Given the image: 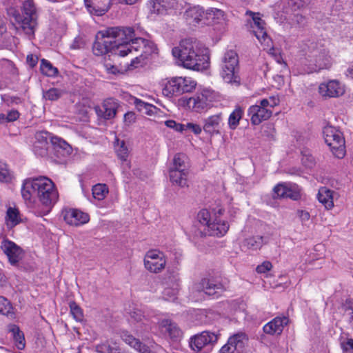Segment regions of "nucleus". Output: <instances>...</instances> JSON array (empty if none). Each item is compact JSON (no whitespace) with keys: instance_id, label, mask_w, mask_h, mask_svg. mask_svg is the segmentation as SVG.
Here are the masks:
<instances>
[{"instance_id":"nucleus-1","label":"nucleus","mask_w":353,"mask_h":353,"mask_svg":"<svg viewBox=\"0 0 353 353\" xmlns=\"http://www.w3.org/2000/svg\"><path fill=\"white\" fill-rule=\"evenodd\" d=\"M156 50L152 41L141 37L133 28L125 26L109 27L99 31L92 45L93 53L97 56L111 52L125 57L129 53L140 51V55L132 59L128 66L141 63Z\"/></svg>"},{"instance_id":"nucleus-2","label":"nucleus","mask_w":353,"mask_h":353,"mask_svg":"<svg viewBox=\"0 0 353 353\" xmlns=\"http://www.w3.org/2000/svg\"><path fill=\"white\" fill-rule=\"evenodd\" d=\"M224 210L221 207L201 210L196 216V225L185 230L189 238L212 236H223L228 231V222L222 219Z\"/></svg>"},{"instance_id":"nucleus-3","label":"nucleus","mask_w":353,"mask_h":353,"mask_svg":"<svg viewBox=\"0 0 353 353\" xmlns=\"http://www.w3.org/2000/svg\"><path fill=\"white\" fill-rule=\"evenodd\" d=\"M21 195L28 203L32 204L37 197L42 205L51 208L58 201L59 193L54 182L46 176L28 178L23 181Z\"/></svg>"},{"instance_id":"nucleus-4","label":"nucleus","mask_w":353,"mask_h":353,"mask_svg":"<svg viewBox=\"0 0 353 353\" xmlns=\"http://www.w3.org/2000/svg\"><path fill=\"white\" fill-rule=\"evenodd\" d=\"M172 55L178 66H209L210 50L193 38L182 39L172 49Z\"/></svg>"},{"instance_id":"nucleus-5","label":"nucleus","mask_w":353,"mask_h":353,"mask_svg":"<svg viewBox=\"0 0 353 353\" xmlns=\"http://www.w3.org/2000/svg\"><path fill=\"white\" fill-rule=\"evenodd\" d=\"M7 13L14 19L26 34L29 36L34 34L37 26L38 14L33 0H23L21 14L14 7L8 8Z\"/></svg>"},{"instance_id":"nucleus-6","label":"nucleus","mask_w":353,"mask_h":353,"mask_svg":"<svg viewBox=\"0 0 353 353\" xmlns=\"http://www.w3.org/2000/svg\"><path fill=\"white\" fill-rule=\"evenodd\" d=\"M214 97V91L210 88H202L192 97L183 96L177 99L176 105L196 113L206 112L212 106Z\"/></svg>"},{"instance_id":"nucleus-7","label":"nucleus","mask_w":353,"mask_h":353,"mask_svg":"<svg viewBox=\"0 0 353 353\" xmlns=\"http://www.w3.org/2000/svg\"><path fill=\"white\" fill-rule=\"evenodd\" d=\"M196 85V81L190 77H170L162 81V94L166 98L172 99L193 92Z\"/></svg>"},{"instance_id":"nucleus-8","label":"nucleus","mask_w":353,"mask_h":353,"mask_svg":"<svg viewBox=\"0 0 353 353\" xmlns=\"http://www.w3.org/2000/svg\"><path fill=\"white\" fill-rule=\"evenodd\" d=\"M323 136L333 154L339 159L343 158L345 155V147L342 132L338 128L327 125L323 129Z\"/></svg>"},{"instance_id":"nucleus-9","label":"nucleus","mask_w":353,"mask_h":353,"mask_svg":"<svg viewBox=\"0 0 353 353\" xmlns=\"http://www.w3.org/2000/svg\"><path fill=\"white\" fill-rule=\"evenodd\" d=\"M185 157L183 154H176L169 170L170 181L180 187L188 185V168L185 164Z\"/></svg>"},{"instance_id":"nucleus-10","label":"nucleus","mask_w":353,"mask_h":353,"mask_svg":"<svg viewBox=\"0 0 353 353\" xmlns=\"http://www.w3.org/2000/svg\"><path fill=\"white\" fill-rule=\"evenodd\" d=\"M223 290V285L221 283L205 278L199 283L192 285L191 288V296L194 301H197L203 298L204 294L210 296H215Z\"/></svg>"},{"instance_id":"nucleus-11","label":"nucleus","mask_w":353,"mask_h":353,"mask_svg":"<svg viewBox=\"0 0 353 353\" xmlns=\"http://www.w3.org/2000/svg\"><path fill=\"white\" fill-rule=\"evenodd\" d=\"M144 267L150 272H161L165 267L166 258L163 252L159 250H148L144 256Z\"/></svg>"},{"instance_id":"nucleus-12","label":"nucleus","mask_w":353,"mask_h":353,"mask_svg":"<svg viewBox=\"0 0 353 353\" xmlns=\"http://www.w3.org/2000/svg\"><path fill=\"white\" fill-rule=\"evenodd\" d=\"M219 335L214 332L203 331L190 337L189 344L195 352H200L205 347L214 345L218 341Z\"/></svg>"},{"instance_id":"nucleus-13","label":"nucleus","mask_w":353,"mask_h":353,"mask_svg":"<svg viewBox=\"0 0 353 353\" xmlns=\"http://www.w3.org/2000/svg\"><path fill=\"white\" fill-rule=\"evenodd\" d=\"M0 249L7 256L9 263L12 265H18L24 255L23 249L17 243L8 239L2 240Z\"/></svg>"},{"instance_id":"nucleus-14","label":"nucleus","mask_w":353,"mask_h":353,"mask_svg":"<svg viewBox=\"0 0 353 353\" xmlns=\"http://www.w3.org/2000/svg\"><path fill=\"white\" fill-rule=\"evenodd\" d=\"M319 92L323 97L336 98L343 95L345 87L338 80H329L319 85Z\"/></svg>"},{"instance_id":"nucleus-15","label":"nucleus","mask_w":353,"mask_h":353,"mask_svg":"<svg viewBox=\"0 0 353 353\" xmlns=\"http://www.w3.org/2000/svg\"><path fill=\"white\" fill-rule=\"evenodd\" d=\"M248 114L252 124L259 125L272 116V110L266 108L260 101L248 108Z\"/></svg>"},{"instance_id":"nucleus-16","label":"nucleus","mask_w":353,"mask_h":353,"mask_svg":"<svg viewBox=\"0 0 353 353\" xmlns=\"http://www.w3.org/2000/svg\"><path fill=\"white\" fill-rule=\"evenodd\" d=\"M248 340L244 333H237L230 336L228 343L219 350L220 353H241Z\"/></svg>"},{"instance_id":"nucleus-17","label":"nucleus","mask_w":353,"mask_h":353,"mask_svg":"<svg viewBox=\"0 0 353 353\" xmlns=\"http://www.w3.org/2000/svg\"><path fill=\"white\" fill-rule=\"evenodd\" d=\"M203 122V130L206 134L210 136L219 134L223 125V114L220 112L210 115L204 119Z\"/></svg>"},{"instance_id":"nucleus-18","label":"nucleus","mask_w":353,"mask_h":353,"mask_svg":"<svg viewBox=\"0 0 353 353\" xmlns=\"http://www.w3.org/2000/svg\"><path fill=\"white\" fill-rule=\"evenodd\" d=\"M51 134L48 132H39L35 135V141L33 144L32 150L34 154L39 157H46L49 154V142Z\"/></svg>"},{"instance_id":"nucleus-19","label":"nucleus","mask_w":353,"mask_h":353,"mask_svg":"<svg viewBox=\"0 0 353 353\" xmlns=\"http://www.w3.org/2000/svg\"><path fill=\"white\" fill-rule=\"evenodd\" d=\"M65 221L70 225L79 226L88 223L89 215L77 209H68L63 212Z\"/></svg>"},{"instance_id":"nucleus-20","label":"nucleus","mask_w":353,"mask_h":353,"mask_svg":"<svg viewBox=\"0 0 353 353\" xmlns=\"http://www.w3.org/2000/svg\"><path fill=\"white\" fill-rule=\"evenodd\" d=\"M119 103L113 99L105 100L101 106L95 108L97 115L104 119H111L117 114Z\"/></svg>"},{"instance_id":"nucleus-21","label":"nucleus","mask_w":353,"mask_h":353,"mask_svg":"<svg viewBox=\"0 0 353 353\" xmlns=\"http://www.w3.org/2000/svg\"><path fill=\"white\" fill-rule=\"evenodd\" d=\"M88 11L92 15L102 16L110 9L111 0H84Z\"/></svg>"},{"instance_id":"nucleus-22","label":"nucleus","mask_w":353,"mask_h":353,"mask_svg":"<svg viewBox=\"0 0 353 353\" xmlns=\"http://www.w3.org/2000/svg\"><path fill=\"white\" fill-rule=\"evenodd\" d=\"M288 323L287 316H276L263 326V331L268 334L279 335Z\"/></svg>"},{"instance_id":"nucleus-23","label":"nucleus","mask_w":353,"mask_h":353,"mask_svg":"<svg viewBox=\"0 0 353 353\" xmlns=\"http://www.w3.org/2000/svg\"><path fill=\"white\" fill-rule=\"evenodd\" d=\"M121 339L126 344L134 348L139 353H157V352L151 350L152 346L149 347L142 343L139 339L134 338L128 332H122Z\"/></svg>"},{"instance_id":"nucleus-24","label":"nucleus","mask_w":353,"mask_h":353,"mask_svg":"<svg viewBox=\"0 0 353 353\" xmlns=\"http://www.w3.org/2000/svg\"><path fill=\"white\" fill-rule=\"evenodd\" d=\"M270 240L268 236H254L245 239L243 246L252 251L260 250L264 245L268 243Z\"/></svg>"},{"instance_id":"nucleus-25","label":"nucleus","mask_w":353,"mask_h":353,"mask_svg":"<svg viewBox=\"0 0 353 353\" xmlns=\"http://www.w3.org/2000/svg\"><path fill=\"white\" fill-rule=\"evenodd\" d=\"M130 319L129 321L130 322H141L142 324L144 325V330H152L153 329V324H155L156 322L154 321H150L149 319V316L144 315L143 314V312L137 308L134 309L133 311L130 312Z\"/></svg>"},{"instance_id":"nucleus-26","label":"nucleus","mask_w":353,"mask_h":353,"mask_svg":"<svg viewBox=\"0 0 353 353\" xmlns=\"http://www.w3.org/2000/svg\"><path fill=\"white\" fill-rule=\"evenodd\" d=\"M239 69V68H223L221 72L223 80L227 83L239 85L241 81Z\"/></svg>"},{"instance_id":"nucleus-27","label":"nucleus","mask_w":353,"mask_h":353,"mask_svg":"<svg viewBox=\"0 0 353 353\" xmlns=\"http://www.w3.org/2000/svg\"><path fill=\"white\" fill-rule=\"evenodd\" d=\"M114 149L118 158L122 161L123 165L129 168L130 167V163L128 161L130 151L124 141H119V139L116 138L114 141Z\"/></svg>"},{"instance_id":"nucleus-28","label":"nucleus","mask_w":353,"mask_h":353,"mask_svg":"<svg viewBox=\"0 0 353 353\" xmlns=\"http://www.w3.org/2000/svg\"><path fill=\"white\" fill-rule=\"evenodd\" d=\"M317 199L327 210H331L334 207L333 191L326 187H322L319 189Z\"/></svg>"},{"instance_id":"nucleus-29","label":"nucleus","mask_w":353,"mask_h":353,"mask_svg":"<svg viewBox=\"0 0 353 353\" xmlns=\"http://www.w3.org/2000/svg\"><path fill=\"white\" fill-rule=\"evenodd\" d=\"M50 143L53 148L57 152H61L62 156L68 155L72 151V148L65 140L57 136L50 137Z\"/></svg>"},{"instance_id":"nucleus-30","label":"nucleus","mask_w":353,"mask_h":353,"mask_svg":"<svg viewBox=\"0 0 353 353\" xmlns=\"http://www.w3.org/2000/svg\"><path fill=\"white\" fill-rule=\"evenodd\" d=\"M159 324L160 328H165V331L170 338L177 339L182 336L183 333L181 329L170 320H162L161 322H159Z\"/></svg>"},{"instance_id":"nucleus-31","label":"nucleus","mask_w":353,"mask_h":353,"mask_svg":"<svg viewBox=\"0 0 353 353\" xmlns=\"http://www.w3.org/2000/svg\"><path fill=\"white\" fill-rule=\"evenodd\" d=\"M5 221L8 228H12L19 224L21 217L19 210L14 207H9L6 211Z\"/></svg>"},{"instance_id":"nucleus-32","label":"nucleus","mask_w":353,"mask_h":353,"mask_svg":"<svg viewBox=\"0 0 353 353\" xmlns=\"http://www.w3.org/2000/svg\"><path fill=\"white\" fill-rule=\"evenodd\" d=\"M174 282L172 285L170 286L167 284L163 291V296L165 299L170 301H174L176 299L179 291L180 289V285L176 278H173Z\"/></svg>"},{"instance_id":"nucleus-33","label":"nucleus","mask_w":353,"mask_h":353,"mask_svg":"<svg viewBox=\"0 0 353 353\" xmlns=\"http://www.w3.org/2000/svg\"><path fill=\"white\" fill-rule=\"evenodd\" d=\"M244 114V110L240 106H236L231 112L228 118V126L231 130H235L239 124L240 120Z\"/></svg>"},{"instance_id":"nucleus-34","label":"nucleus","mask_w":353,"mask_h":353,"mask_svg":"<svg viewBox=\"0 0 353 353\" xmlns=\"http://www.w3.org/2000/svg\"><path fill=\"white\" fill-rule=\"evenodd\" d=\"M9 331L12 333L17 347L19 350H23L25 347V339L23 334L19 330V327L15 325H11L9 327Z\"/></svg>"},{"instance_id":"nucleus-35","label":"nucleus","mask_w":353,"mask_h":353,"mask_svg":"<svg viewBox=\"0 0 353 353\" xmlns=\"http://www.w3.org/2000/svg\"><path fill=\"white\" fill-rule=\"evenodd\" d=\"M134 103L137 109L143 114L153 115L157 112V108L154 105L145 103L139 99L134 98Z\"/></svg>"},{"instance_id":"nucleus-36","label":"nucleus","mask_w":353,"mask_h":353,"mask_svg":"<svg viewBox=\"0 0 353 353\" xmlns=\"http://www.w3.org/2000/svg\"><path fill=\"white\" fill-rule=\"evenodd\" d=\"M92 196L95 200H103L109 192L105 184L99 183L92 187Z\"/></svg>"},{"instance_id":"nucleus-37","label":"nucleus","mask_w":353,"mask_h":353,"mask_svg":"<svg viewBox=\"0 0 353 353\" xmlns=\"http://www.w3.org/2000/svg\"><path fill=\"white\" fill-rule=\"evenodd\" d=\"M0 314L11 319L14 317V312L10 302L3 296H0Z\"/></svg>"},{"instance_id":"nucleus-38","label":"nucleus","mask_w":353,"mask_h":353,"mask_svg":"<svg viewBox=\"0 0 353 353\" xmlns=\"http://www.w3.org/2000/svg\"><path fill=\"white\" fill-rule=\"evenodd\" d=\"M13 179L12 172L8 168L7 164L0 161V182L10 183Z\"/></svg>"},{"instance_id":"nucleus-39","label":"nucleus","mask_w":353,"mask_h":353,"mask_svg":"<svg viewBox=\"0 0 353 353\" xmlns=\"http://www.w3.org/2000/svg\"><path fill=\"white\" fill-rule=\"evenodd\" d=\"M18 43L19 39L17 37L10 34H6L3 37L1 46L10 50H14L17 48Z\"/></svg>"},{"instance_id":"nucleus-40","label":"nucleus","mask_w":353,"mask_h":353,"mask_svg":"<svg viewBox=\"0 0 353 353\" xmlns=\"http://www.w3.org/2000/svg\"><path fill=\"white\" fill-rule=\"evenodd\" d=\"M286 198L298 200L301 197V188L295 183H288Z\"/></svg>"},{"instance_id":"nucleus-41","label":"nucleus","mask_w":353,"mask_h":353,"mask_svg":"<svg viewBox=\"0 0 353 353\" xmlns=\"http://www.w3.org/2000/svg\"><path fill=\"white\" fill-rule=\"evenodd\" d=\"M96 350L99 353H120L118 346L116 344L112 346L108 341L97 345Z\"/></svg>"},{"instance_id":"nucleus-42","label":"nucleus","mask_w":353,"mask_h":353,"mask_svg":"<svg viewBox=\"0 0 353 353\" xmlns=\"http://www.w3.org/2000/svg\"><path fill=\"white\" fill-rule=\"evenodd\" d=\"M19 112L16 110H10L7 114L4 113L0 114V123L4 124L9 122H13L19 117Z\"/></svg>"},{"instance_id":"nucleus-43","label":"nucleus","mask_w":353,"mask_h":353,"mask_svg":"<svg viewBox=\"0 0 353 353\" xmlns=\"http://www.w3.org/2000/svg\"><path fill=\"white\" fill-rule=\"evenodd\" d=\"M223 61L226 63L225 66H238V55L233 50L228 51L224 55Z\"/></svg>"},{"instance_id":"nucleus-44","label":"nucleus","mask_w":353,"mask_h":353,"mask_svg":"<svg viewBox=\"0 0 353 353\" xmlns=\"http://www.w3.org/2000/svg\"><path fill=\"white\" fill-rule=\"evenodd\" d=\"M252 32L261 42H265L267 43V46H269L271 39L268 36L264 26H258L257 28H252Z\"/></svg>"},{"instance_id":"nucleus-45","label":"nucleus","mask_w":353,"mask_h":353,"mask_svg":"<svg viewBox=\"0 0 353 353\" xmlns=\"http://www.w3.org/2000/svg\"><path fill=\"white\" fill-rule=\"evenodd\" d=\"M301 162L302 164L307 168H312L315 165L314 158L311 154L310 152L307 150L301 152Z\"/></svg>"},{"instance_id":"nucleus-46","label":"nucleus","mask_w":353,"mask_h":353,"mask_svg":"<svg viewBox=\"0 0 353 353\" xmlns=\"http://www.w3.org/2000/svg\"><path fill=\"white\" fill-rule=\"evenodd\" d=\"M70 309L71 314L77 321L81 322L83 320V310L75 302L70 303Z\"/></svg>"},{"instance_id":"nucleus-47","label":"nucleus","mask_w":353,"mask_h":353,"mask_svg":"<svg viewBox=\"0 0 353 353\" xmlns=\"http://www.w3.org/2000/svg\"><path fill=\"white\" fill-rule=\"evenodd\" d=\"M150 10L153 13L158 14H163L166 9L164 5H162L159 0H153L150 2Z\"/></svg>"},{"instance_id":"nucleus-48","label":"nucleus","mask_w":353,"mask_h":353,"mask_svg":"<svg viewBox=\"0 0 353 353\" xmlns=\"http://www.w3.org/2000/svg\"><path fill=\"white\" fill-rule=\"evenodd\" d=\"M62 94V92L57 88H51L43 93V97L50 101L57 100Z\"/></svg>"},{"instance_id":"nucleus-49","label":"nucleus","mask_w":353,"mask_h":353,"mask_svg":"<svg viewBox=\"0 0 353 353\" xmlns=\"http://www.w3.org/2000/svg\"><path fill=\"white\" fill-rule=\"evenodd\" d=\"M279 99L278 97L272 96L268 99H264L261 101V102L266 107L268 108L269 110H272L275 106L278 105L279 103Z\"/></svg>"},{"instance_id":"nucleus-50","label":"nucleus","mask_w":353,"mask_h":353,"mask_svg":"<svg viewBox=\"0 0 353 353\" xmlns=\"http://www.w3.org/2000/svg\"><path fill=\"white\" fill-rule=\"evenodd\" d=\"M184 131L185 130H190L195 135H199L203 130V127H201L199 124L189 122L186 124H183Z\"/></svg>"},{"instance_id":"nucleus-51","label":"nucleus","mask_w":353,"mask_h":353,"mask_svg":"<svg viewBox=\"0 0 353 353\" xmlns=\"http://www.w3.org/2000/svg\"><path fill=\"white\" fill-rule=\"evenodd\" d=\"M165 125L170 129H173L177 132H183L184 131L183 124L176 122L174 120H167L165 121Z\"/></svg>"},{"instance_id":"nucleus-52","label":"nucleus","mask_w":353,"mask_h":353,"mask_svg":"<svg viewBox=\"0 0 353 353\" xmlns=\"http://www.w3.org/2000/svg\"><path fill=\"white\" fill-rule=\"evenodd\" d=\"M288 183H279L274 188V194L278 197H286Z\"/></svg>"},{"instance_id":"nucleus-53","label":"nucleus","mask_w":353,"mask_h":353,"mask_svg":"<svg viewBox=\"0 0 353 353\" xmlns=\"http://www.w3.org/2000/svg\"><path fill=\"white\" fill-rule=\"evenodd\" d=\"M86 45L84 38L78 36L74 38V41L70 45V48L73 50H80L85 48Z\"/></svg>"},{"instance_id":"nucleus-54","label":"nucleus","mask_w":353,"mask_h":353,"mask_svg":"<svg viewBox=\"0 0 353 353\" xmlns=\"http://www.w3.org/2000/svg\"><path fill=\"white\" fill-rule=\"evenodd\" d=\"M272 268V264L268 261H263L261 264L257 265L256 271L259 274H265Z\"/></svg>"},{"instance_id":"nucleus-55","label":"nucleus","mask_w":353,"mask_h":353,"mask_svg":"<svg viewBox=\"0 0 353 353\" xmlns=\"http://www.w3.org/2000/svg\"><path fill=\"white\" fill-rule=\"evenodd\" d=\"M297 216L300 219L303 225H306L307 222L310 219V214L309 212L305 210H297Z\"/></svg>"},{"instance_id":"nucleus-56","label":"nucleus","mask_w":353,"mask_h":353,"mask_svg":"<svg viewBox=\"0 0 353 353\" xmlns=\"http://www.w3.org/2000/svg\"><path fill=\"white\" fill-rule=\"evenodd\" d=\"M341 347L343 353L347 352H353V339H347V340L341 342Z\"/></svg>"},{"instance_id":"nucleus-57","label":"nucleus","mask_w":353,"mask_h":353,"mask_svg":"<svg viewBox=\"0 0 353 353\" xmlns=\"http://www.w3.org/2000/svg\"><path fill=\"white\" fill-rule=\"evenodd\" d=\"M124 123L126 125H130L136 121V114L133 112H128L124 114Z\"/></svg>"},{"instance_id":"nucleus-58","label":"nucleus","mask_w":353,"mask_h":353,"mask_svg":"<svg viewBox=\"0 0 353 353\" xmlns=\"http://www.w3.org/2000/svg\"><path fill=\"white\" fill-rule=\"evenodd\" d=\"M41 72L48 77H54L58 73L57 68H39Z\"/></svg>"},{"instance_id":"nucleus-59","label":"nucleus","mask_w":353,"mask_h":353,"mask_svg":"<svg viewBox=\"0 0 353 353\" xmlns=\"http://www.w3.org/2000/svg\"><path fill=\"white\" fill-rule=\"evenodd\" d=\"M39 61V57L36 54H30L27 55L26 63L29 66H36Z\"/></svg>"},{"instance_id":"nucleus-60","label":"nucleus","mask_w":353,"mask_h":353,"mask_svg":"<svg viewBox=\"0 0 353 353\" xmlns=\"http://www.w3.org/2000/svg\"><path fill=\"white\" fill-rule=\"evenodd\" d=\"M346 314L349 316L350 321H353V300H347L346 301Z\"/></svg>"},{"instance_id":"nucleus-61","label":"nucleus","mask_w":353,"mask_h":353,"mask_svg":"<svg viewBox=\"0 0 353 353\" xmlns=\"http://www.w3.org/2000/svg\"><path fill=\"white\" fill-rule=\"evenodd\" d=\"M193 12L199 14L198 15L194 17V20L198 22L199 21L201 20L200 17H201V10L199 9V8H193L188 11L189 14L191 15L192 17H193Z\"/></svg>"},{"instance_id":"nucleus-62","label":"nucleus","mask_w":353,"mask_h":353,"mask_svg":"<svg viewBox=\"0 0 353 353\" xmlns=\"http://www.w3.org/2000/svg\"><path fill=\"white\" fill-rule=\"evenodd\" d=\"M290 5L292 6L293 10H296L303 7L304 3L301 0H291Z\"/></svg>"},{"instance_id":"nucleus-63","label":"nucleus","mask_w":353,"mask_h":353,"mask_svg":"<svg viewBox=\"0 0 353 353\" xmlns=\"http://www.w3.org/2000/svg\"><path fill=\"white\" fill-rule=\"evenodd\" d=\"M190 69H192L194 70H196L201 74L209 76L210 75V71L209 70L210 68H189Z\"/></svg>"},{"instance_id":"nucleus-64","label":"nucleus","mask_w":353,"mask_h":353,"mask_svg":"<svg viewBox=\"0 0 353 353\" xmlns=\"http://www.w3.org/2000/svg\"><path fill=\"white\" fill-rule=\"evenodd\" d=\"M0 65L1 66H12L13 63L7 59H2L0 60Z\"/></svg>"}]
</instances>
